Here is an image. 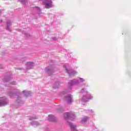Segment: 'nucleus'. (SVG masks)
Wrapping results in <instances>:
<instances>
[{
  "instance_id": "nucleus-10",
  "label": "nucleus",
  "mask_w": 131,
  "mask_h": 131,
  "mask_svg": "<svg viewBox=\"0 0 131 131\" xmlns=\"http://www.w3.org/2000/svg\"><path fill=\"white\" fill-rule=\"evenodd\" d=\"M68 124L71 128V130L76 131V127H77L76 125L70 122H68Z\"/></svg>"
},
{
  "instance_id": "nucleus-23",
  "label": "nucleus",
  "mask_w": 131,
  "mask_h": 131,
  "mask_svg": "<svg viewBox=\"0 0 131 131\" xmlns=\"http://www.w3.org/2000/svg\"><path fill=\"white\" fill-rule=\"evenodd\" d=\"M9 96H10V97H13V95H14V94H13V93L10 92L8 94Z\"/></svg>"
},
{
  "instance_id": "nucleus-28",
  "label": "nucleus",
  "mask_w": 131,
  "mask_h": 131,
  "mask_svg": "<svg viewBox=\"0 0 131 131\" xmlns=\"http://www.w3.org/2000/svg\"><path fill=\"white\" fill-rule=\"evenodd\" d=\"M1 22H3V20H1Z\"/></svg>"
},
{
  "instance_id": "nucleus-3",
  "label": "nucleus",
  "mask_w": 131,
  "mask_h": 131,
  "mask_svg": "<svg viewBox=\"0 0 131 131\" xmlns=\"http://www.w3.org/2000/svg\"><path fill=\"white\" fill-rule=\"evenodd\" d=\"M64 100L68 104H71L73 102V97L69 94L65 96Z\"/></svg>"
},
{
  "instance_id": "nucleus-15",
  "label": "nucleus",
  "mask_w": 131,
  "mask_h": 131,
  "mask_svg": "<svg viewBox=\"0 0 131 131\" xmlns=\"http://www.w3.org/2000/svg\"><path fill=\"white\" fill-rule=\"evenodd\" d=\"M89 119V117L87 116L83 117L81 120V123H85L86 121H88V120Z\"/></svg>"
},
{
  "instance_id": "nucleus-13",
  "label": "nucleus",
  "mask_w": 131,
  "mask_h": 131,
  "mask_svg": "<svg viewBox=\"0 0 131 131\" xmlns=\"http://www.w3.org/2000/svg\"><path fill=\"white\" fill-rule=\"evenodd\" d=\"M16 101L17 104H18V105H22L23 104H24V102L21 100V97H20V96L17 97Z\"/></svg>"
},
{
  "instance_id": "nucleus-22",
  "label": "nucleus",
  "mask_w": 131,
  "mask_h": 131,
  "mask_svg": "<svg viewBox=\"0 0 131 131\" xmlns=\"http://www.w3.org/2000/svg\"><path fill=\"white\" fill-rule=\"evenodd\" d=\"M25 36H26L27 37H29V36H30V34L27 32H25Z\"/></svg>"
},
{
  "instance_id": "nucleus-21",
  "label": "nucleus",
  "mask_w": 131,
  "mask_h": 131,
  "mask_svg": "<svg viewBox=\"0 0 131 131\" xmlns=\"http://www.w3.org/2000/svg\"><path fill=\"white\" fill-rule=\"evenodd\" d=\"M25 61H26V58L25 57H23L20 59V61L21 62H25Z\"/></svg>"
},
{
  "instance_id": "nucleus-6",
  "label": "nucleus",
  "mask_w": 131,
  "mask_h": 131,
  "mask_svg": "<svg viewBox=\"0 0 131 131\" xmlns=\"http://www.w3.org/2000/svg\"><path fill=\"white\" fill-rule=\"evenodd\" d=\"M64 69L67 72V73L69 74L70 76H72L73 75H74L77 73V72L76 71H73L71 70H68L67 69V68H66V66L64 67Z\"/></svg>"
},
{
  "instance_id": "nucleus-18",
  "label": "nucleus",
  "mask_w": 131,
  "mask_h": 131,
  "mask_svg": "<svg viewBox=\"0 0 131 131\" xmlns=\"http://www.w3.org/2000/svg\"><path fill=\"white\" fill-rule=\"evenodd\" d=\"M68 93H70V89L66 90L62 92V95H65L66 94H68Z\"/></svg>"
},
{
  "instance_id": "nucleus-17",
  "label": "nucleus",
  "mask_w": 131,
  "mask_h": 131,
  "mask_svg": "<svg viewBox=\"0 0 131 131\" xmlns=\"http://www.w3.org/2000/svg\"><path fill=\"white\" fill-rule=\"evenodd\" d=\"M18 2H21L23 5H25V6H27L28 5V3L26 0H18Z\"/></svg>"
},
{
  "instance_id": "nucleus-9",
  "label": "nucleus",
  "mask_w": 131,
  "mask_h": 131,
  "mask_svg": "<svg viewBox=\"0 0 131 131\" xmlns=\"http://www.w3.org/2000/svg\"><path fill=\"white\" fill-rule=\"evenodd\" d=\"M64 117L65 119H68V118H70V119L73 120L75 116L74 115H71L69 113H66L64 114ZM72 118H73V119H72Z\"/></svg>"
},
{
  "instance_id": "nucleus-12",
  "label": "nucleus",
  "mask_w": 131,
  "mask_h": 131,
  "mask_svg": "<svg viewBox=\"0 0 131 131\" xmlns=\"http://www.w3.org/2000/svg\"><path fill=\"white\" fill-rule=\"evenodd\" d=\"M48 120H49V121H56V117L53 115H49L48 116Z\"/></svg>"
},
{
  "instance_id": "nucleus-7",
  "label": "nucleus",
  "mask_w": 131,
  "mask_h": 131,
  "mask_svg": "<svg viewBox=\"0 0 131 131\" xmlns=\"http://www.w3.org/2000/svg\"><path fill=\"white\" fill-rule=\"evenodd\" d=\"M5 29L7 31H12V21L11 20L7 21Z\"/></svg>"
},
{
  "instance_id": "nucleus-11",
  "label": "nucleus",
  "mask_w": 131,
  "mask_h": 131,
  "mask_svg": "<svg viewBox=\"0 0 131 131\" xmlns=\"http://www.w3.org/2000/svg\"><path fill=\"white\" fill-rule=\"evenodd\" d=\"M84 81H85V80L83 78H79L78 79L74 81V84H79V83H81V82H83Z\"/></svg>"
},
{
  "instance_id": "nucleus-20",
  "label": "nucleus",
  "mask_w": 131,
  "mask_h": 131,
  "mask_svg": "<svg viewBox=\"0 0 131 131\" xmlns=\"http://www.w3.org/2000/svg\"><path fill=\"white\" fill-rule=\"evenodd\" d=\"M35 9H36L38 13H40V8H39V7H35Z\"/></svg>"
},
{
  "instance_id": "nucleus-8",
  "label": "nucleus",
  "mask_w": 131,
  "mask_h": 131,
  "mask_svg": "<svg viewBox=\"0 0 131 131\" xmlns=\"http://www.w3.org/2000/svg\"><path fill=\"white\" fill-rule=\"evenodd\" d=\"M27 69H32L34 67V62L28 61L26 64Z\"/></svg>"
},
{
  "instance_id": "nucleus-25",
  "label": "nucleus",
  "mask_w": 131,
  "mask_h": 131,
  "mask_svg": "<svg viewBox=\"0 0 131 131\" xmlns=\"http://www.w3.org/2000/svg\"><path fill=\"white\" fill-rule=\"evenodd\" d=\"M11 83H12V84H13V85H15L16 84V82H15V81H12V82H11Z\"/></svg>"
},
{
  "instance_id": "nucleus-24",
  "label": "nucleus",
  "mask_w": 131,
  "mask_h": 131,
  "mask_svg": "<svg viewBox=\"0 0 131 131\" xmlns=\"http://www.w3.org/2000/svg\"><path fill=\"white\" fill-rule=\"evenodd\" d=\"M8 81H9V79H3V82H7Z\"/></svg>"
},
{
  "instance_id": "nucleus-5",
  "label": "nucleus",
  "mask_w": 131,
  "mask_h": 131,
  "mask_svg": "<svg viewBox=\"0 0 131 131\" xmlns=\"http://www.w3.org/2000/svg\"><path fill=\"white\" fill-rule=\"evenodd\" d=\"M45 72L49 74V75H52V73H54V67H47L45 69Z\"/></svg>"
},
{
  "instance_id": "nucleus-19",
  "label": "nucleus",
  "mask_w": 131,
  "mask_h": 131,
  "mask_svg": "<svg viewBox=\"0 0 131 131\" xmlns=\"http://www.w3.org/2000/svg\"><path fill=\"white\" fill-rule=\"evenodd\" d=\"M36 117L35 116H32V117H30V118H29V120H34L35 119H36Z\"/></svg>"
},
{
  "instance_id": "nucleus-1",
  "label": "nucleus",
  "mask_w": 131,
  "mask_h": 131,
  "mask_svg": "<svg viewBox=\"0 0 131 131\" xmlns=\"http://www.w3.org/2000/svg\"><path fill=\"white\" fill-rule=\"evenodd\" d=\"M81 93H86V95L83 96L82 98V101L83 102H88L89 100L92 99V95L88 92V91H84V90H81Z\"/></svg>"
},
{
  "instance_id": "nucleus-4",
  "label": "nucleus",
  "mask_w": 131,
  "mask_h": 131,
  "mask_svg": "<svg viewBox=\"0 0 131 131\" xmlns=\"http://www.w3.org/2000/svg\"><path fill=\"white\" fill-rule=\"evenodd\" d=\"M8 104V100L6 98L0 97V107L2 106H6Z\"/></svg>"
},
{
  "instance_id": "nucleus-26",
  "label": "nucleus",
  "mask_w": 131,
  "mask_h": 131,
  "mask_svg": "<svg viewBox=\"0 0 131 131\" xmlns=\"http://www.w3.org/2000/svg\"><path fill=\"white\" fill-rule=\"evenodd\" d=\"M53 88L54 89H57V88H58V86H56V85L54 84V85H53Z\"/></svg>"
},
{
  "instance_id": "nucleus-16",
  "label": "nucleus",
  "mask_w": 131,
  "mask_h": 131,
  "mask_svg": "<svg viewBox=\"0 0 131 131\" xmlns=\"http://www.w3.org/2000/svg\"><path fill=\"white\" fill-rule=\"evenodd\" d=\"M31 124L32 125H36V126H38V125H39V123L35 121H32L31 122Z\"/></svg>"
},
{
  "instance_id": "nucleus-27",
  "label": "nucleus",
  "mask_w": 131,
  "mask_h": 131,
  "mask_svg": "<svg viewBox=\"0 0 131 131\" xmlns=\"http://www.w3.org/2000/svg\"><path fill=\"white\" fill-rule=\"evenodd\" d=\"M3 12H2V10H0V15H2V13Z\"/></svg>"
},
{
  "instance_id": "nucleus-2",
  "label": "nucleus",
  "mask_w": 131,
  "mask_h": 131,
  "mask_svg": "<svg viewBox=\"0 0 131 131\" xmlns=\"http://www.w3.org/2000/svg\"><path fill=\"white\" fill-rule=\"evenodd\" d=\"M40 2H42L46 9H50L53 8V4H52V0H39Z\"/></svg>"
},
{
  "instance_id": "nucleus-14",
  "label": "nucleus",
  "mask_w": 131,
  "mask_h": 131,
  "mask_svg": "<svg viewBox=\"0 0 131 131\" xmlns=\"http://www.w3.org/2000/svg\"><path fill=\"white\" fill-rule=\"evenodd\" d=\"M23 94H24L25 96L26 97H29L30 95H31V91H23Z\"/></svg>"
}]
</instances>
